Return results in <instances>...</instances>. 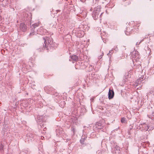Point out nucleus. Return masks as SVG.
I'll return each mask as SVG.
<instances>
[{"label":"nucleus","instance_id":"obj_1","mask_svg":"<svg viewBox=\"0 0 154 154\" xmlns=\"http://www.w3.org/2000/svg\"><path fill=\"white\" fill-rule=\"evenodd\" d=\"M139 29L138 27L132 28L128 27L127 28L125 34L127 35H129L131 34H134L135 33H138Z\"/></svg>","mask_w":154,"mask_h":154},{"label":"nucleus","instance_id":"obj_2","mask_svg":"<svg viewBox=\"0 0 154 154\" xmlns=\"http://www.w3.org/2000/svg\"><path fill=\"white\" fill-rule=\"evenodd\" d=\"M114 93L113 90H109L108 92V98L109 99L112 98L114 96Z\"/></svg>","mask_w":154,"mask_h":154},{"label":"nucleus","instance_id":"obj_3","mask_svg":"<svg viewBox=\"0 0 154 154\" xmlns=\"http://www.w3.org/2000/svg\"><path fill=\"white\" fill-rule=\"evenodd\" d=\"M131 56L133 59L135 58H137L139 57V55L137 52L134 51L131 53Z\"/></svg>","mask_w":154,"mask_h":154},{"label":"nucleus","instance_id":"obj_4","mask_svg":"<svg viewBox=\"0 0 154 154\" xmlns=\"http://www.w3.org/2000/svg\"><path fill=\"white\" fill-rule=\"evenodd\" d=\"M20 29L23 32L26 31V25L24 23H22L20 24Z\"/></svg>","mask_w":154,"mask_h":154},{"label":"nucleus","instance_id":"obj_5","mask_svg":"<svg viewBox=\"0 0 154 154\" xmlns=\"http://www.w3.org/2000/svg\"><path fill=\"white\" fill-rule=\"evenodd\" d=\"M96 12V11L94 10L93 12V16L94 18L95 19H97V17L99 15V13L97 11Z\"/></svg>","mask_w":154,"mask_h":154},{"label":"nucleus","instance_id":"obj_6","mask_svg":"<svg viewBox=\"0 0 154 154\" xmlns=\"http://www.w3.org/2000/svg\"><path fill=\"white\" fill-rule=\"evenodd\" d=\"M44 40H45V46H46V45L47 44V41H48V43H49L50 42H49V40H51V38H49L48 37H46L45 38H44Z\"/></svg>","mask_w":154,"mask_h":154},{"label":"nucleus","instance_id":"obj_7","mask_svg":"<svg viewBox=\"0 0 154 154\" xmlns=\"http://www.w3.org/2000/svg\"><path fill=\"white\" fill-rule=\"evenodd\" d=\"M95 127L98 129H101L102 128L101 124L100 123L97 122L95 124Z\"/></svg>","mask_w":154,"mask_h":154},{"label":"nucleus","instance_id":"obj_8","mask_svg":"<svg viewBox=\"0 0 154 154\" xmlns=\"http://www.w3.org/2000/svg\"><path fill=\"white\" fill-rule=\"evenodd\" d=\"M72 59L74 61H77L78 59V58L77 56L76 55H73L72 56Z\"/></svg>","mask_w":154,"mask_h":154},{"label":"nucleus","instance_id":"obj_9","mask_svg":"<svg viewBox=\"0 0 154 154\" xmlns=\"http://www.w3.org/2000/svg\"><path fill=\"white\" fill-rule=\"evenodd\" d=\"M121 122L122 123H125V119L124 118H122Z\"/></svg>","mask_w":154,"mask_h":154},{"label":"nucleus","instance_id":"obj_10","mask_svg":"<svg viewBox=\"0 0 154 154\" xmlns=\"http://www.w3.org/2000/svg\"><path fill=\"white\" fill-rule=\"evenodd\" d=\"M113 51V50H110L109 51V53L107 54V55L109 56V57H111V54H110V53H111L112 54V53H111L112 51Z\"/></svg>","mask_w":154,"mask_h":154},{"label":"nucleus","instance_id":"obj_11","mask_svg":"<svg viewBox=\"0 0 154 154\" xmlns=\"http://www.w3.org/2000/svg\"><path fill=\"white\" fill-rule=\"evenodd\" d=\"M38 26V24H36V23L35 24L32 25V26L34 28H35L36 27Z\"/></svg>","mask_w":154,"mask_h":154},{"label":"nucleus","instance_id":"obj_12","mask_svg":"<svg viewBox=\"0 0 154 154\" xmlns=\"http://www.w3.org/2000/svg\"><path fill=\"white\" fill-rule=\"evenodd\" d=\"M3 145H1V146L0 147V151L2 150H3Z\"/></svg>","mask_w":154,"mask_h":154},{"label":"nucleus","instance_id":"obj_13","mask_svg":"<svg viewBox=\"0 0 154 154\" xmlns=\"http://www.w3.org/2000/svg\"><path fill=\"white\" fill-rule=\"evenodd\" d=\"M21 154H25V152L23 151L21 153Z\"/></svg>","mask_w":154,"mask_h":154},{"label":"nucleus","instance_id":"obj_14","mask_svg":"<svg viewBox=\"0 0 154 154\" xmlns=\"http://www.w3.org/2000/svg\"><path fill=\"white\" fill-rule=\"evenodd\" d=\"M147 128L146 130H147L149 128V127L148 126H147Z\"/></svg>","mask_w":154,"mask_h":154}]
</instances>
